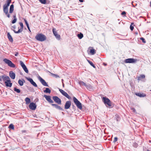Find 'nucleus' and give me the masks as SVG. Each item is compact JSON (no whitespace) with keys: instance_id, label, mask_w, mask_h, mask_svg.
I'll use <instances>...</instances> for the list:
<instances>
[{"instance_id":"nucleus-38","label":"nucleus","mask_w":151,"mask_h":151,"mask_svg":"<svg viewBox=\"0 0 151 151\" xmlns=\"http://www.w3.org/2000/svg\"><path fill=\"white\" fill-rule=\"evenodd\" d=\"M17 20V19H14L12 21V24H14L16 23Z\"/></svg>"},{"instance_id":"nucleus-5","label":"nucleus","mask_w":151,"mask_h":151,"mask_svg":"<svg viewBox=\"0 0 151 151\" xmlns=\"http://www.w3.org/2000/svg\"><path fill=\"white\" fill-rule=\"evenodd\" d=\"M3 61L8 65L11 67L13 68H15L16 67V65L14 64L10 60L6 58L4 59Z\"/></svg>"},{"instance_id":"nucleus-44","label":"nucleus","mask_w":151,"mask_h":151,"mask_svg":"<svg viewBox=\"0 0 151 151\" xmlns=\"http://www.w3.org/2000/svg\"><path fill=\"white\" fill-rule=\"evenodd\" d=\"M126 14V12L125 11H123L122 12L121 14L122 15H124Z\"/></svg>"},{"instance_id":"nucleus-34","label":"nucleus","mask_w":151,"mask_h":151,"mask_svg":"<svg viewBox=\"0 0 151 151\" xmlns=\"http://www.w3.org/2000/svg\"><path fill=\"white\" fill-rule=\"evenodd\" d=\"M9 128L11 129H14V125L12 124H10L9 126Z\"/></svg>"},{"instance_id":"nucleus-59","label":"nucleus","mask_w":151,"mask_h":151,"mask_svg":"<svg viewBox=\"0 0 151 151\" xmlns=\"http://www.w3.org/2000/svg\"><path fill=\"white\" fill-rule=\"evenodd\" d=\"M150 6L151 7V1L150 2Z\"/></svg>"},{"instance_id":"nucleus-19","label":"nucleus","mask_w":151,"mask_h":151,"mask_svg":"<svg viewBox=\"0 0 151 151\" xmlns=\"http://www.w3.org/2000/svg\"><path fill=\"white\" fill-rule=\"evenodd\" d=\"M9 76L12 79H14L15 78V74L13 71H11L9 72Z\"/></svg>"},{"instance_id":"nucleus-52","label":"nucleus","mask_w":151,"mask_h":151,"mask_svg":"<svg viewBox=\"0 0 151 151\" xmlns=\"http://www.w3.org/2000/svg\"><path fill=\"white\" fill-rule=\"evenodd\" d=\"M12 28H13L14 29H15L16 28V26L15 25H14L12 27Z\"/></svg>"},{"instance_id":"nucleus-53","label":"nucleus","mask_w":151,"mask_h":151,"mask_svg":"<svg viewBox=\"0 0 151 151\" xmlns=\"http://www.w3.org/2000/svg\"><path fill=\"white\" fill-rule=\"evenodd\" d=\"M26 26H27V28H29V24H27V25H26Z\"/></svg>"},{"instance_id":"nucleus-57","label":"nucleus","mask_w":151,"mask_h":151,"mask_svg":"<svg viewBox=\"0 0 151 151\" xmlns=\"http://www.w3.org/2000/svg\"><path fill=\"white\" fill-rule=\"evenodd\" d=\"M149 142H150V143L151 142V141L150 140H149Z\"/></svg>"},{"instance_id":"nucleus-42","label":"nucleus","mask_w":151,"mask_h":151,"mask_svg":"<svg viewBox=\"0 0 151 151\" xmlns=\"http://www.w3.org/2000/svg\"><path fill=\"white\" fill-rule=\"evenodd\" d=\"M24 21L25 22V23L26 24V25H27V24H29L27 22V20L25 19H24Z\"/></svg>"},{"instance_id":"nucleus-62","label":"nucleus","mask_w":151,"mask_h":151,"mask_svg":"<svg viewBox=\"0 0 151 151\" xmlns=\"http://www.w3.org/2000/svg\"><path fill=\"white\" fill-rule=\"evenodd\" d=\"M62 81L63 82V79H62Z\"/></svg>"},{"instance_id":"nucleus-48","label":"nucleus","mask_w":151,"mask_h":151,"mask_svg":"<svg viewBox=\"0 0 151 151\" xmlns=\"http://www.w3.org/2000/svg\"><path fill=\"white\" fill-rule=\"evenodd\" d=\"M13 17L14 18V19L17 18L16 17V15L15 14L13 16Z\"/></svg>"},{"instance_id":"nucleus-37","label":"nucleus","mask_w":151,"mask_h":151,"mask_svg":"<svg viewBox=\"0 0 151 151\" xmlns=\"http://www.w3.org/2000/svg\"><path fill=\"white\" fill-rule=\"evenodd\" d=\"M140 39L142 40V42L144 43H145L146 42V41L145 39L142 37H141L140 38Z\"/></svg>"},{"instance_id":"nucleus-18","label":"nucleus","mask_w":151,"mask_h":151,"mask_svg":"<svg viewBox=\"0 0 151 151\" xmlns=\"http://www.w3.org/2000/svg\"><path fill=\"white\" fill-rule=\"evenodd\" d=\"M1 79H2L3 81H7V80H10L9 77L5 75H3L1 77Z\"/></svg>"},{"instance_id":"nucleus-51","label":"nucleus","mask_w":151,"mask_h":151,"mask_svg":"<svg viewBox=\"0 0 151 151\" xmlns=\"http://www.w3.org/2000/svg\"><path fill=\"white\" fill-rule=\"evenodd\" d=\"M91 66H92L94 68H96V67L95 66V65H94V64H93Z\"/></svg>"},{"instance_id":"nucleus-13","label":"nucleus","mask_w":151,"mask_h":151,"mask_svg":"<svg viewBox=\"0 0 151 151\" xmlns=\"http://www.w3.org/2000/svg\"><path fill=\"white\" fill-rule=\"evenodd\" d=\"M52 32L53 34L55 37L57 39L59 40L60 39V35L58 34L57 32L56 31V29L55 28H53L52 29Z\"/></svg>"},{"instance_id":"nucleus-17","label":"nucleus","mask_w":151,"mask_h":151,"mask_svg":"<svg viewBox=\"0 0 151 151\" xmlns=\"http://www.w3.org/2000/svg\"><path fill=\"white\" fill-rule=\"evenodd\" d=\"M4 83L6 86L9 87H11L12 85V83H11L10 79L7 80V81H5L4 82Z\"/></svg>"},{"instance_id":"nucleus-7","label":"nucleus","mask_w":151,"mask_h":151,"mask_svg":"<svg viewBox=\"0 0 151 151\" xmlns=\"http://www.w3.org/2000/svg\"><path fill=\"white\" fill-rule=\"evenodd\" d=\"M19 24L21 26V28L19 29V27H18V29H19L17 31H16L15 30L13 29L12 28V30H13L15 33L17 34L19 33L22 32V31L23 30L24 27L23 23L22 22H20L19 23Z\"/></svg>"},{"instance_id":"nucleus-8","label":"nucleus","mask_w":151,"mask_h":151,"mask_svg":"<svg viewBox=\"0 0 151 151\" xmlns=\"http://www.w3.org/2000/svg\"><path fill=\"white\" fill-rule=\"evenodd\" d=\"M38 79L43 86L48 87H49V85L40 76H39L38 77Z\"/></svg>"},{"instance_id":"nucleus-15","label":"nucleus","mask_w":151,"mask_h":151,"mask_svg":"<svg viewBox=\"0 0 151 151\" xmlns=\"http://www.w3.org/2000/svg\"><path fill=\"white\" fill-rule=\"evenodd\" d=\"M29 107L30 109L35 110L37 106L34 103L31 102L30 104Z\"/></svg>"},{"instance_id":"nucleus-21","label":"nucleus","mask_w":151,"mask_h":151,"mask_svg":"<svg viewBox=\"0 0 151 151\" xmlns=\"http://www.w3.org/2000/svg\"><path fill=\"white\" fill-rule=\"evenodd\" d=\"M7 36L9 40L11 42H13V38L9 32L7 33Z\"/></svg>"},{"instance_id":"nucleus-2","label":"nucleus","mask_w":151,"mask_h":151,"mask_svg":"<svg viewBox=\"0 0 151 151\" xmlns=\"http://www.w3.org/2000/svg\"><path fill=\"white\" fill-rule=\"evenodd\" d=\"M35 38L37 40L43 42L45 41L46 39V36L42 33L37 34L35 37Z\"/></svg>"},{"instance_id":"nucleus-56","label":"nucleus","mask_w":151,"mask_h":151,"mask_svg":"<svg viewBox=\"0 0 151 151\" xmlns=\"http://www.w3.org/2000/svg\"><path fill=\"white\" fill-rule=\"evenodd\" d=\"M28 29L29 30L30 32H31V31H30V28H29H29H28Z\"/></svg>"},{"instance_id":"nucleus-11","label":"nucleus","mask_w":151,"mask_h":151,"mask_svg":"<svg viewBox=\"0 0 151 151\" xmlns=\"http://www.w3.org/2000/svg\"><path fill=\"white\" fill-rule=\"evenodd\" d=\"M59 91L64 96L69 99H71V97L66 92L60 89H59Z\"/></svg>"},{"instance_id":"nucleus-22","label":"nucleus","mask_w":151,"mask_h":151,"mask_svg":"<svg viewBox=\"0 0 151 151\" xmlns=\"http://www.w3.org/2000/svg\"><path fill=\"white\" fill-rule=\"evenodd\" d=\"M14 10V6L13 4L11 5L9 8V13H12L13 12Z\"/></svg>"},{"instance_id":"nucleus-32","label":"nucleus","mask_w":151,"mask_h":151,"mask_svg":"<svg viewBox=\"0 0 151 151\" xmlns=\"http://www.w3.org/2000/svg\"><path fill=\"white\" fill-rule=\"evenodd\" d=\"M18 83L20 86H22L23 85V82L20 80H19L18 81Z\"/></svg>"},{"instance_id":"nucleus-14","label":"nucleus","mask_w":151,"mask_h":151,"mask_svg":"<svg viewBox=\"0 0 151 151\" xmlns=\"http://www.w3.org/2000/svg\"><path fill=\"white\" fill-rule=\"evenodd\" d=\"M71 105V102L70 101H66L65 105L64 108L65 109H69Z\"/></svg>"},{"instance_id":"nucleus-60","label":"nucleus","mask_w":151,"mask_h":151,"mask_svg":"<svg viewBox=\"0 0 151 151\" xmlns=\"http://www.w3.org/2000/svg\"><path fill=\"white\" fill-rule=\"evenodd\" d=\"M23 81H24V82H25V80H24L23 79Z\"/></svg>"},{"instance_id":"nucleus-27","label":"nucleus","mask_w":151,"mask_h":151,"mask_svg":"<svg viewBox=\"0 0 151 151\" xmlns=\"http://www.w3.org/2000/svg\"><path fill=\"white\" fill-rule=\"evenodd\" d=\"M25 101H26V104H28L30 102V99L28 97H27L25 99Z\"/></svg>"},{"instance_id":"nucleus-31","label":"nucleus","mask_w":151,"mask_h":151,"mask_svg":"<svg viewBox=\"0 0 151 151\" xmlns=\"http://www.w3.org/2000/svg\"><path fill=\"white\" fill-rule=\"evenodd\" d=\"M87 86H86V88L89 90H90L91 89V86L89 84H87Z\"/></svg>"},{"instance_id":"nucleus-36","label":"nucleus","mask_w":151,"mask_h":151,"mask_svg":"<svg viewBox=\"0 0 151 151\" xmlns=\"http://www.w3.org/2000/svg\"><path fill=\"white\" fill-rule=\"evenodd\" d=\"M20 65L22 67H23L24 66H26L24 64L23 62L22 61H20Z\"/></svg>"},{"instance_id":"nucleus-25","label":"nucleus","mask_w":151,"mask_h":151,"mask_svg":"<svg viewBox=\"0 0 151 151\" xmlns=\"http://www.w3.org/2000/svg\"><path fill=\"white\" fill-rule=\"evenodd\" d=\"M83 35L82 33L80 32L79 34L77 35V37L79 39H81L83 37Z\"/></svg>"},{"instance_id":"nucleus-12","label":"nucleus","mask_w":151,"mask_h":151,"mask_svg":"<svg viewBox=\"0 0 151 151\" xmlns=\"http://www.w3.org/2000/svg\"><path fill=\"white\" fill-rule=\"evenodd\" d=\"M26 79L34 86L36 87H37V84L33 81L32 78H27Z\"/></svg>"},{"instance_id":"nucleus-20","label":"nucleus","mask_w":151,"mask_h":151,"mask_svg":"<svg viewBox=\"0 0 151 151\" xmlns=\"http://www.w3.org/2000/svg\"><path fill=\"white\" fill-rule=\"evenodd\" d=\"M135 94L140 97H144L146 96V95L144 93H135Z\"/></svg>"},{"instance_id":"nucleus-33","label":"nucleus","mask_w":151,"mask_h":151,"mask_svg":"<svg viewBox=\"0 0 151 151\" xmlns=\"http://www.w3.org/2000/svg\"><path fill=\"white\" fill-rule=\"evenodd\" d=\"M55 108L56 109L61 110H63V109L62 108H61L60 106L57 105V106L55 107Z\"/></svg>"},{"instance_id":"nucleus-55","label":"nucleus","mask_w":151,"mask_h":151,"mask_svg":"<svg viewBox=\"0 0 151 151\" xmlns=\"http://www.w3.org/2000/svg\"><path fill=\"white\" fill-rule=\"evenodd\" d=\"M63 87H64V84L63 82Z\"/></svg>"},{"instance_id":"nucleus-41","label":"nucleus","mask_w":151,"mask_h":151,"mask_svg":"<svg viewBox=\"0 0 151 151\" xmlns=\"http://www.w3.org/2000/svg\"><path fill=\"white\" fill-rule=\"evenodd\" d=\"M118 138L117 137H114V139L113 141L114 142H115L117 140Z\"/></svg>"},{"instance_id":"nucleus-23","label":"nucleus","mask_w":151,"mask_h":151,"mask_svg":"<svg viewBox=\"0 0 151 151\" xmlns=\"http://www.w3.org/2000/svg\"><path fill=\"white\" fill-rule=\"evenodd\" d=\"M45 93H50L51 92V90L48 88H45V90H44L43 91Z\"/></svg>"},{"instance_id":"nucleus-61","label":"nucleus","mask_w":151,"mask_h":151,"mask_svg":"<svg viewBox=\"0 0 151 151\" xmlns=\"http://www.w3.org/2000/svg\"><path fill=\"white\" fill-rule=\"evenodd\" d=\"M147 151H150V150H147Z\"/></svg>"},{"instance_id":"nucleus-29","label":"nucleus","mask_w":151,"mask_h":151,"mask_svg":"<svg viewBox=\"0 0 151 151\" xmlns=\"http://www.w3.org/2000/svg\"><path fill=\"white\" fill-rule=\"evenodd\" d=\"M24 71L27 73H28L29 72L26 66H24V67H22Z\"/></svg>"},{"instance_id":"nucleus-49","label":"nucleus","mask_w":151,"mask_h":151,"mask_svg":"<svg viewBox=\"0 0 151 151\" xmlns=\"http://www.w3.org/2000/svg\"><path fill=\"white\" fill-rule=\"evenodd\" d=\"M54 75L56 77H59V76H58V75H56V74H54Z\"/></svg>"},{"instance_id":"nucleus-1","label":"nucleus","mask_w":151,"mask_h":151,"mask_svg":"<svg viewBox=\"0 0 151 151\" xmlns=\"http://www.w3.org/2000/svg\"><path fill=\"white\" fill-rule=\"evenodd\" d=\"M11 1L12 0H7L6 1V3L4 4L3 6V12L9 18L10 17V15L8 13V6H9Z\"/></svg>"},{"instance_id":"nucleus-40","label":"nucleus","mask_w":151,"mask_h":151,"mask_svg":"<svg viewBox=\"0 0 151 151\" xmlns=\"http://www.w3.org/2000/svg\"><path fill=\"white\" fill-rule=\"evenodd\" d=\"M130 28L131 30L132 31L133 30L134 27L133 26H132L131 25H130Z\"/></svg>"},{"instance_id":"nucleus-24","label":"nucleus","mask_w":151,"mask_h":151,"mask_svg":"<svg viewBox=\"0 0 151 151\" xmlns=\"http://www.w3.org/2000/svg\"><path fill=\"white\" fill-rule=\"evenodd\" d=\"M79 84L81 86H84L85 87H86V86H87V84H86L83 81H80L79 82Z\"/></svg>"},{"instance_id":"nucleus-35","label":"nucleus","mask_w":151,"mask_h":151,"mask_svg":"<svg viewBox=\"0 0 151 151\" xmlns=\"http://www.w3.org/2000/svg\"><path fill=\"white\" fill-rule=\"evenodd\" d=\"M39 1L42 4H45L46 3V0H39Z\"/></svg>"},{"instance_id":"nucleus-3","label":"nucleus","mask_w":151,"mask_h":151,"mask_svg":"<svg viewBox=\"0 0 151 151\" xmlns=\"http://www.w3.org/2000/svg\"><path fill=\"white\" fill-rule=\"evenodd\" d=\"M73 99L74 102L77 107L80 110H81L82 109V107L81 103L75 97H73Z\"/></svg>"},{"instance_id":"nucleus-50","label":"nucleus","mask_w":151,"mask_h":151,"mask_svg":"<svg viewBox=\"0 0 151 151\" xmlns=\"http://www.w3.org/2000/svg\"><path fill=\"white\" fill-rule=\"evenodd\" d=\"M79 1L81 3L83 2V0H79Z\"/></svg>"},{"instance_id":"nucleus-28","label":"nucleus","mask_w":151,"mask_h":151,"mask_svg":"<svg viewBox=\"0 0 151 151\" xmlns=\"http://www.w3.org/2000/svg\"><path fill=\"white\" fill-rule=\"evenodd\" d=\"M14 90L15 91L18 93H19L21 92L20 90L19 89L17 88L16 87H14Z\"/></svg>"},{"instance_id":"nucleus-30","label":"nucleus","mask_w":151,"mask_h":151,"mask_svg":"<svg viewBox=\"0 0 151 151\" xmlns=\"http://www.w3.org/2000/svg\"><path fill=\"white\" fill-rule=\"evenodd\" d=\"M90 52L92 55L96 53L95 50L94 49H91L90 50Z\"/></svg>"},{"instance_id":"nucleus-6","label":"nucleus","mask_w":151,"mask_h":151,"mask_svg":"<svg viewBox=\"0 0 151 151\" xmlns=\"http://www.w3.org/2000/svg\"><path fill=\"white\" fill-rule=\"evenodd\" d=\"M103 100L104 104L106 105H107L109 106H111V103L110 100L106 97H103Z\"/></svg>"},{"instance_id":"nucleus-39","label":"nucleus","mask_w":151,"mask_h":151,"mask_svg":"<svg viewBox=\"0 0 151 151\" xmlns=\"http://www.w3.org/2000/svg\"><path fill=\"white\" fill-rule=\"evenodd\" d=\"M87 61L92 66L93 64L92 62L91 61H90L89 60H87Z\"/></svg>"},{"instance_id":"nucleus-43","label":"nucleus","mask_w":151,"mask_h":151,"mask_svg":"<svg viewBox=\"0 0 151 151\" xmlns=\"http://www.w3.org/2000/svg\"><path fill=\"white\" fill-rule=\"evenodd\" d=\"M131 109L134 112H136V110L134 108H131Z\"/></svg>"},{"instance_id":"nucleus-9","label":"nucleus","mask_w":151,"mask_h":151,"mask_svg":"<svg viewBox=\"0 0 151 151\" xmlns=\"http://www.w3.org/2000/svg\"><path fill=\"white\" fill-rule=\"evenodd\" d=\"M137 61L136 59L129 58L125 59L124 62L126 63H134L136 62Z\"/></svg>"},{"instance_id":"nucleus-4","label":"nucleus","mask_w":151,"mask_h":151,"mask_svg":"<svg viewBox=\"0 0 151 151\" xmlns=\"http://www.w3.org/2000/svg\"><path fill=\"white\" fill-rule=\"evenodd\" d=\"M73 99L74 102L77 107L80 110H81L82 109V107L81 103L75 97H73Z\"/></svg>"},{"instance_id":"nucleus-46","label":"nucleus","mask_w":151,"mask_h":151,"mask_svg":"<svg viewBox=\"0 0 151 151\" xmlns=\"http://www.w3.org/2000/svg\"><path fill=\"white\" fill-rule=\"evenodd\" d=\"M137 145H138L137 143H135V144H134V146L135 147H137Z\"/></svg>"},{"instance_id":"nucleus-16","label":"nucleus","mask_w":151,"mask_h":151,"mask_svg":"<svg viewBox=\"0 0 151 151\" xmlns=\"http://www.w3.org/2000/svg\"><path fill=\"white\" fill-rule=\"evenodd\" d=\"M44 97L49 103H53V101L51 99L50 96L45 95L44 96Z\"/></svg>"},{"instance_id":"nucleus-26","label":"nucleus","mask_w":151,"mask_h":151,"mask_svg":"<svg viewBox=\"0 0 151 151\" xmlns=\"http://www.w3.org/2000/svg\"><path fill=\"white\" fill-rule=\"evenodd\" d=\"M145 77V76L144 75H141L139 76L138 77V80H141L142 78H144Z\"/></svg>"},{"instance_id":"nucleus-58","label":"nucleus","mask_w":151,"mask_h":151,"mask_svg":"<svg viewBox=\"0 0 151 151\" xmlns=\"http://www.w3.org/2000/svg\"><path fill=\"white\" fill-rule=\"evenodd\" d=\"M134 24V23H133V22H132V23H131V25H132V24Z\"/></svg>"},{"instance_id":"nucleus-10","label":"nucleus","mask_w":151,"mask_h":151,"mask_svg":"<svg viewBox=\"0 0 151 151\" xmlns=\"http://www.w3.org/2000/svg\"><path fill=\"white\" fill-rule=\"evenodd\" d=\"M52 99L54 101L58 104L60 105L61 104V101L60 99L57 96H53Z\"/></svg>"},{"instance_id":"nucleus-45","label":"nucleus","mask_w":151,"mask_h":151,"mask_svg":"<svg viewBox=\"0 0 151 151\" xmlns=\"http://www.w3.org/2000/svg\"><path fill=\"white\" fill-rule=\"evenodd\" d=\"M57 104H51V105H52V106H54L55 108V107H56V106H57Z\"/></svg>"},{"instance_id":"nucleus-54","label":"nucleus","mask_w":151,"mask_h":151,"mask_svg":"<svg viewBox=\"0 0 151 151\" xmlns=\"http://www.w3.org/2000/svg\"><path fill=\"white\" fill-rule=\"evenodd\" d=\"M103 65H104V66H106V65H107V64L105 63H103Z\"/></svg>"},{"instance_id":"nucleus-47","label":"nucleus","mask_w":151,"mask_h":151,"mask_svg":"<svg viewBox=\"0 0 151 151\" xmlns=\"http://www.w3.org/2000/svg\"><path fill=\"white\" fill-rule=\"evenodd\" d=\"M18 55V52H17L16 53L14 54V55L16 56H17Z\"/></svg>"}]
</instances>
